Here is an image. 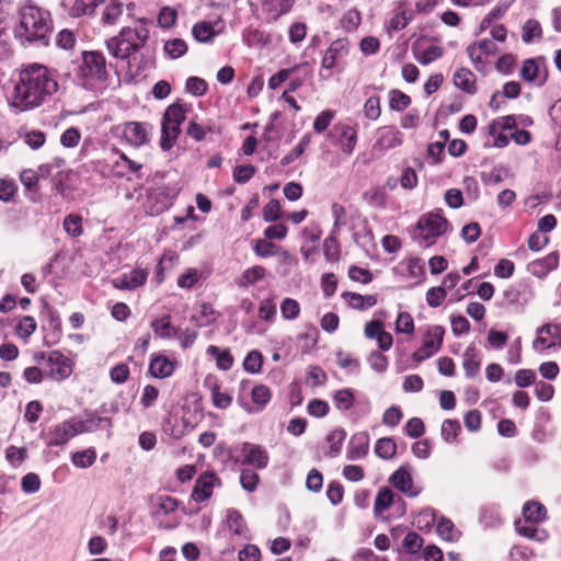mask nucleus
Here are the masks:
<instances>
[{
	"instance_id": "de8ad7c7",
	"label": "nucleus",
	"mask_w": 561,
	"mask_h": 561,
	"mask_svg": "<svg viewBox=\"0 0 561 561\" xmlns=\"http://www.w3.org/2000/svg\"><path fill=\"white\" fill-rule=\"evenodd\" d=\"M278 248L271 241L259 239L253 245V252L260 257H270L276 255Z\"/></svg>"
},
{
	"instance_id": "393cba45",
	"label": "nucleus",
	"mask_w": 561,
	"mask_h": 561,
	"mask_svg": "<svg viewBox=\"0 0 561 561\" xmlns=\"http://www.w3.org/2000/svg\"><path fill=\"white\" fill-rule=\"evenodd\" d=\"M394 494L388 486H382L374 502V513L377 517L382 516L383 513L393 504Z\"/></svg>"
},
{
	"instance_id": "e433bc0d",
	"label": "nucleus",
	"mask_w": 561,
	"mask_h": 561,
	"mask_svg": "<svg viewBox=\"0 0 561 561\" xmlns=\"http://www.w3.org/2000/svg\"><path fill=\"white\" fill-rule=\"evenodd\" d=\"M36 320L31 316L22 317L15 328L18 336L24 341H27L30 336L36 331Z\"/></svg>"
},
{
	"instance_id": "c756f323",
	"label": "nucleus",
	"mask_w": 561,
	"mask_h": 561,
	"mask_svg": "<svg viewBox=\"0 0 561 561\" xmlns=\"http://www.w3.org/2000/svg\"><path fill=\"white\" fill-rule=\"evenodd\" d=\"M462 366L468 378H472L478 375L480 370V359L478 358L473 346H470L465 351Z\"/></svg>"
},
{
	"instance_id": "f3484780",
	"label": "nucleus",
	"mask_w": 561,
	"mask_h": 561,
	"mask_svg": "<svg viewBox=\"0 0 561 561\" xmlns=\"http://www.w3.org/2000/svg\"><path fill=\"white\" fill-rule=\"evenodd\" d=\"M402 134L394 127H382L379 129L378 138L374 148L381 151L401 146Z\"/></svg>"
},
{
	"instance_id": "864d4df0",
	"label": "nucleus",
	"mask_w": 561,
	"mask_h": 561,
	"mask_svg": "<svg viewBox=\"0 0 561 561\" xmlns=\"http://www.w3.org/2000/svg\"><path fill=\"white\" fill-rule=\"evenodd\" d=\"M396 331L398 333L412 334L414 332V321L409 312H400L396 321Z\"/></svg>"
},
{
	"instance_id": "cd10ccee",
	"label": "nucleus",
	"mask_w": 561,
	"mask_h": 561,
	"mask_svg": "<svg viewBox=\"0 0 561 561\" xmlns=\"http://www.w3.org/2000/svg\"><path fill=\"white\" fill-rule=\"evenodd\" d=\"M546 507L539 502L529 501L523 506V515L528 522L541 523L546 519Z\"/></svg>"
},
{
	"instance_id": "13d9d810",
	"label": "nucleus",
	"mask_w": 561,
	"mask_h": 561,
	"mask_svg": "<svg viewBox=\"0 0 561 561\" xmlns=\"http://www.w3.org/2000/svg\"><path fill=\"white\" fill-rule=\"evenodd\" d=\"M81 133L76 127H69L60 136V144L65 148H75L79 145Z\"/></svg>"
},
{
	"instance_id": "f257e3e1",
	"label": "nucleus",
	"mask_w": 561,
	"mask_h": 561,
	"mask_svg": "<svg viewBox=\"0 0 561 561\" xmlns=\"http://www.w3.org/2000/svg\"><path fill=\"white\" fill-rule=\"evenodd\" d=\"M59 89L58 73L42 64H30L19 73L14 87L13 105L28 111L47 102Z\"/></svg>"
},
{
	"instance_id": "6e6d98bb",
	"label": "nucleus",
	"mask_w": 561,
	"mask_h": 561,
	"mask_svg": "<svg viewBox=\"0 0 561 561\" xmlns=\"http://www.w3.org/2000/svg\"><path fill=\"white\" fill-rule=\"evenodd\" d=\"M446 289L443 286L432 287L426 293V302L432 308L439 307L446 299Z\"/></svg>"
},
{
	"instance_id": "a878e982",
	"label": "nucleus",
	"mask_w": 561,
	"mask_h": 561,
	"mask_svg": "<svg viewBox=\"0 0 561 561\" xmlns=\"http://www.w3.org/2000/svg\"><path fill=\"white\" fill-rule=\"evenodd\" d=\"M101 7H103L102 22L104 24H115L123 14V4L117 0L104 1Z\"/></svg>"
},
{
	"instance_id": "8fccbe9b",
	"label": "nucleus",
	"mask_w": 561,
	"mask_h": 561,
	"mask_svg": "<svg viewBox=\"0 0 561 561\" xmlns=\"http://www.w3.org/2000/svg\"><path fill=\"white\" fill-rule=\"evenodd\" d=\"M178 18V12L174 8L163 7L158 14V24L162 28L172 27Z\"/></svg>"
},
{
	"instance_id": "603ef678",
	"label": "nucleus",
	"mask_w": 561,
	"mask_h": 561,
	"mask_svg": "<svg viewBox=\"0 0 561 561\" xmlns=\"http://www.w3.org/2000/svg\"><path fill=\"white\" fill-rule=\"evenodd\" d=\"M262 354L259 351H251L244 358L243 367L248 373L256 374L262 367Z\"/></svg>"
},
{
	"instance_id": "37998d69",
	"label": "nucleus",
	"mask_w": 561,
	"mask_h": 561,
	"mask_svg": "<svg viewBox=\"0 0 561 561\" xmlns=\"http://www.w3.org/2000/svg\"><path fill=\"white\" fill-rule=\"evenodd\" d=\"M64 229L71 237L82 234V217L77 214H70L64 219Z\"/></svg>"
},
{
	"instance_id": "0eeeda50",
	"label": "nucleus",
	"mask_w": 561,
	"mask_h": 561,
	"mask_svg": "<svg viewBox=\"0 0 561 561\" xmlns=\"http://www.w3.org/2000/svg\"><path fill=\"white\" fill-rule=\"evenodd\" d=\"M80 73L85 79V85L93 87L95 82H102L106 77V66L104 57L96 51H87L83 54V64L80 67Z\"/></svg>"
},
{
	"instance_id": "e2e57ef3",
	"label": "nucleus",
	"mask_w": 561,
	"mask_h": 561,
	"mask_svg": "<svg viewBox=\"0 0 561 561\" xmlns=\"http://www.w3.org/2000/svg\"><path fill=\"white\" fill-rule=\"evenodd\" d=\"M323 254L330 262H336L340 259V247L335 238L329 237L323 242Z\"/></svg>"
},
{
	"instance_id": "7c9ffc66",
	"label": "nucleus",
	"mask_w": 561,
	"mask_h": 561,
	"mask_svg": "<svg viewBox=\"0 0 561 561\" xmlns=\"http://www.w3.org/2000/svg\"><path fill=\"white\" fill-rule=\"evenodd\" d=\"M266 275V270L261 265H255L252 267L247 268L240 279H239V286L248 287L250 285H253L260 280H262Z\"/></svg>"
},
{
	"instance_id": "20e7f679",
	"label": "nucleus",
	"mask_w": 561,
	"mask_h": 561,
	"mask_svg": "<svg viewBox=\"0 0 561 561\" xmlns=\"http://www.w3.org/2000/svg\"><path fill=\"white\" fill-rule=\"evenodd\" d=\"M187 111V105L182 103H173L165 108L161 123L160 139V146L163 151H168L174 146Z\"/></svg>"
},
{
	"instance_id": "09e8293b",
	"label": "nucleus",
	"mask_w": 561,
	"mask_h": 561,
	"mask_svg": "<svg viewBox=\"0 0 561 561\" xmlns=\"http://www.w3.org/2000/svg\"><path fill=\"white\" fill-rule=\"evenodd\" d=\"M423 546V538L415 531H410L403 539L402 547L408 553H416Z\"/></svg>"
},
{
	"instance_id": "680f3d73",
	"label": "nucleus",
	"mask_w": 561,
	"mask_h": 561,
	"mask_svg": "<svg viewBox=\"0 0 561 561\" xmlns=\"http://www.w3.org/2000/svg\"><path fill=\"white\" fill-rule=\"evenodd\" d=\"M467 54L476 69L482 71L485 67V55L479 46L476 43L469 45L467 47Z\"/></svg>"
},
{
	"instance_id": "72a5a7b5",
	"label": "nucleus",
	"mask_w": 561,
	"mask_h": 561,
	"mask_svg": "<svg viewBox=\"0 0 561 561\" xmlns=\"http://www.w3.org/2000/svg\"><path fill=\"white\" fill-rule=\"evenodd\" d=\"M333 402L335 408L340 411L350 410L355 402L354 390L350 388L337 390L333 394Z\"/></svg>"
},
{
	"instance_id": "3c124183",
	"label": "nucleus",
	"mask_w": 561,
	"mask_h": 561,
	"mask_svg": "<svg viewBox=\"0 0 561 561\" xmlns=\"http://www.w3.org/2000/svg\"><path fill=\"white\" fill-rule=\"evenodd\" d=\"M520 77L527 82H533L539 78V66L535 59H526L523 62Z\"/></svg>"
},
{
	"instance_id": "338daca9",
	"label": "nucleus",
	"mask_w": 561,
	"mask_h": 561,
	"mask_svg": "<svg viewBox=\"0 0 561 561\" xmlns=\"http://www.w3.org/2000/svg\"><path fill=\"white\" fill-rule=\"evenodd\" d=\"M327 381L325 371L319 366H311L307 373V382L312 387L324 385Z\"/></svg>"
},
{
	"instance_id": "4be33fe9",
	"label": "nucleus",
	"mask_w": 561,
	"mask_h": 561,
	"mask_svg": "<svg viewBox=\"0 0 561 561\" xmlns=\"http://www.w3.org/2000/svg\"><path fill=\"white\" fill-rule=\"evenodd\" d=\"M294 3L295 0H262L263 10L274 20L288 13Z\"/></svg>"
},
{
	"instance_id": "f03ea898",
	"label": "nucleus",
	"mask_w": 561,
	"mask_h": 561,
	"mask_svg": "<svg viewBox=\"0 0 561 561\" xmlns=\"http://www.w3.org/2000/svg\"><path fill=\"white\" fill-rule=\"evenodd\" d=\"M20 23L15 27V36L22 44L39 42L47 44V36L53 30L49 11L32 2L24 3L20 9Z\"/></svg>"
},
{
	"instance_id": "f8f14e48",
	"label": "nucleus",
	"mask_w": 561,
	"mask_h": 561,
	"mask_svg": "<svg viewBox=\"0 0 561 561\" xmlns=\"http://www.w3.org/2000/svg\"><path fill=\"white\" fill-rule=\"evenodd\" d=\"M389 483L409 497H415L420 490L413 485L411 467L407 463L400 466L390 477Z\"/></svg>"
},
{
	"instance_id": "4d7b16f0",
	"label": "nucleus",
	"mask_w": 561,
	"mask_h": 561,
	"mask_svg": "<svg viewBox=\"0 0 561 561\" xmlns=\"http://www.w3.org/2000/svg\"><path fill=\"white\" fill-rule=\"evenodd\" d=\"M41 478L37 473H26L21 481L22 491L26 494L35 493L41 488Z\"/></svg>"
},
{
	"instance_id": "7ed1b4c3",
	"label": "nucleus",
	"mask_w": 561,
	"mask_h": 561,
	"mask_svg": "<svg viewBox=\"0 0 561 561\" xmlns=\"http://www.w3.org/2000/svg\"><path fill=\"white\" fill-rule=\"evenodd\" d=\"M149 38V30L145 20H138L134 26H126L106 42L108 53L116 59L126 60L138 51Z\"/></svg>"
},
{
	"instance_id": "a211bd4d",
	"label": "nucleus",
	"mask_w": 561,
	"mask_h": 561,
	"mask_svg": "<svg viewBox=\"0 0 561 561\" xmlns=\"http://www.w3.org/2000/svg\"><path fill=\"white\" fill-rule=\"evenodd\" d=\"M175 369L174 362L161 354H152L149 363V373L154 378L170 377Z\"/></svg>"
},
{
	"instance_id": "ddd939ff",
	"label": "nucleus",
	"mask_w": 561,
	"mask_h": 561,
	"mask_svg": "<svg viewBox=\"0 0 561 561\" xmlns=\"http://www.w3.org/2000/svg\"><path fill=\"white\" fill-rule=\"evenodd\" d=\"M216 484H219L218 477L214 472H205L195 482L191 494L192 500L197 503L208 500Z\"/></svg>"
},
{
	"instance_id": "423d86ee",
	"label": "nucleus",
	"mask_w": 561,
	"mask_h": 561,
	"mask_svg": "<svg viewBox=\"0 0 561 561\" xmlns=\"http://www.w3.org/2000/svg\"><path fill=\"white\" fill-rule=\"evenodd\" d=\"M84 431L85 425L82 421L67 420L42 432L41 438L44 439L47 447L65 446L71 438Z\"/></svg>"
},
{
	"instance_id": "39448f33",
	"label": "nucleus",
	"mask_w": 561,
	"mask_h": 561,
	"mask_svg": "<svg viewBox=\"0 0 561 561\" xmlns=\"http://www.w3.org/2000/svg\"><path fill=\"white\" fill-rule=\"evenodd\" d=\"M448 221L439 213H428L420 217L413 239L421 248H430L446 232Z\"/></svg>"
},
{
	"instance_id": "2f4dec72",
	"label": "nucleus",
	"mask_w": 561,
	"mask_h": 561,
	"mask_svg": "<svg viewBox=\"0 0 561 561\" xmlns=\"http://www.w3.org/2000/svg\"><path fill=\"white\" fill-rule=\"evenodd\" d=\"M96 460V451L94 448H88L76 451L71 455V462L75 467L85 469L91 467Z\"/></svg>"
},
{
	"instance_id": "9d476101",
	"label": "nucleus",
	"mask_w": 561,
	"mask_h": 561,
	"mask_svg": "<svg viewBox=\"0 0 561 561\" xmlns=\"http://www.w3.org/2000/svg\"><path fill=\"white\" fill-rule=\"evenodd\" d=\"M331 140L337 145L345 154H352L357 144V130L345 124H335L329 133Z\"/></svg>"
},
{
	"instance_id": "69168bd1",
	"label": "nucleus",
	"mask_w": 561,
	"mask_h": 561,
	"mask_svg": "<svg viewBox=\"0 0 561 561\" xmlns=\"http://www.w3.org/2000/svg\"><path fill=\"white\" fill-rule=\"evenodd\" d=\"M380 100L378 96H370L364 104V114L367 118L376 121L380 116Z\"/></svg>"
},
{
	"instance_id": "1a4fd4ad",
	"label": "nucleus",
	"mask_w": 561,
	"mask_h": 561,
	"mask_svg": "<svg viewBox=\"0 0 561 561\" xmlns=\"http://www.w3.org/2000/svg\"><path fill=\"white\" fill-rule=\"evenodd\" d=\"M35 359L36 362L46 359V364L49 367V376L55 380H64L72 373L70 359L58 351H53L47 356L43 352L38 353L35 355Z\"/></svg>"
},
{
	"instance_id": "c85d7f7f",
	"label": "nucleus",
	"mask_w": 561,
	"mask_h": 561,
	"mask_svg": "<svg viewBox=\"0 0 561 561\" xmlns=\"http://www.w3.org/2000/svg\"><path fill=\"white\" fill-rule=\"evenodd\" d=\"M192 35L199 43H209L216 36V32L210 22L199 21L194 24Z\"/></svg>"
},
{
	"instance_id": "c9c22d12",
	"label": "nucleus",
	"mask_w": 561,
	"mask_h": 561,
	"mask_svg": "<svg viewBox=\"0 0 561 561\" xmlns=\"http://www.w3.org/2000/svg\"><path fill=\"white\" fill-rule=\"evenodd\" d=\"M397 451V444L390 437H382L376 442L375 453L376 455L385 460L391 459Z\"/></svg>"
},
{
	"instance_id": "9b49d317",
	"label": "nucleus",
	"mask_w": 561,
	"mask_h": 561,
	"mask_svg": "<svg viewBox=\"0 0 561 561\" xmlns=\"http://www.w3.org/2000/svg\"><path fill=\"white\" fill-rule=\"evenodd\" d=\"M241 459L237 460L242 466H251L256 469H265L270 457L265 448L253 443H242L240 447Z\"/></svg>"
},
{
	"instance_id": "5701e85b",
	"label": "nucleus",
	"mask_w": 561,
	"mask_h": 561,
	"mask_svg": "<svg viewBox=\"0 0 561 561\" xmlns=\"http://www.w3.org/2000/svg\"><path fill=\"white\" fill-rule=\"evenodd\" d=\"M454 83L457 88L461 89L462 91L469 94H474L477 91L476 77L467 68H460L455 72Z\"/></svg>"
},
{
	"instance_id": "4468645a",
	"label": "nucleus",
	"mask_w": 561,
	"mask_h": 561,
	"mask_svg": "<svg viewBox=\"0 0 561 561\" xmlns=\"http://www.w3.org/2000/svg\"><path fill=\"white\" fill-rule=\"evenodd\" d=\"M123 136L131 146L140 147L149 141L148 125L139 122H128L124 125Z\"/></svg>"
},
{
	"instance_id": "ea45409f",
	"label": "nucleus",
	"mask_w": 561,
	"mask_h": 561,
	"mask_svg": "<svg viewBox=\"0 0 561 561\" xmlns=\"http://www.w3.org/2000/svg\"><path fill=\"white\" fill-rule=\"evenodd\" d=\"M345 437L346 432L342 428H336L327 436V442L330 445L329 455L331 457H335L339 455Z\"/></svg>"
},
{
	"instance_id": "58836bf2",
	"label": "nucleus",
	"mask_w": 561,
	"mask_h": 561,
	"mask_svg": "<svg viewBox=\"0 0 561 561\" xmlns=\"http://www.w3.org/2000/svg\"><path fill=\"white\" fill-rule=\"evenodd\" d=\"M541 35H542V31H541L540 23L538 21L528 20L523 25L522 39L525 43H530L534 39H539V38H541Z\"/></svg>"
},
{
	"instance_id": "5fc2aeb1",
	"label": "nucleus",
	"mask_w": 561,
	"mask_h": 561,
	"mask_svg": "<svg viewBox=\"0 0 561 561\" xmlns=\"http://www.w3.org/2000/svg\"><path fill=\"white\" fill-rule=\"evenodd\" d=\"M23 139L30 148L37 150L44 146L46 136L41 130H27L24 133Z\"/></svg>"
},
{
	"instance_id": "0e129e2a",
	"label": "nucleus",
	"mask_w": 561,
	"mask_h": 561,
	"mask_svg": "<svg viewBox=\"0 0 561 561\" xmlns=\"http://www.w3.org/2000/svg\"><path fill=\"white\" fill-rule=\"evenodd\" d=\"M186 91L195 96H202L207 91V84L205 80L198 77H190L185 84Z\"/></svg>"
},
{
	"instance_id": "2eb2a0df",
	"label": "nucleus",
	"mask_w": 561,
	"mask_h": 561,
	"mask_svg": "<svg viewBox=\"0 0 561 561\" xmlns=\"http://www.w3.org/2000/svg\"><path fill=\"white\" fill-rule=\"evenodd\" d=\"M392 11L393 15L388 23L390 31L403 30L413 19V11L408 9L407 1H396Z\"/></svg>"
},
{
	"instance_id": "a19ab883",
	"label": "nucleus",
	"mask_w": 561,
	"mask_h": 561,
	"mask_svg": "<svg viewBox=\"0 0 561 561\" xmlns=\"http://www.w3.org/2000/svg\"><path fill=\"white\" fill-rule=\"evenodd\" d=\"M461 431L457 420H445L442 424L440 434L446 443L455 442Z\"/></svg>"
},
{
	"instance_id": "a18cd8bd",
	"label": "nucleus",
	"mask_w": 561,
	"mask_h": 561,
	"mask_svg": "<svg viewBox=\"0 0 561 561\" xmlns=\"http://www.w3.org/2000/svg\"><path fill=\"white\" fill-rule=\"evenodd\" d=\"M211 400L216 408L218 409H227L232 403V397L229 393L221 392L220 386L218 383H214L210 388Z\"/></svg>"
},
{
	"instance_id": "c03bdc74",
	"label": "nucleus",
	"mask_w": 561,
	"mask_h": 561,
	"mask_svg": "<svg viewBox=\"0 0 561 561\" xmlns=\"http://www.w3.org/2000/svg\"><path fill=\"white\" fill-rule=\"evenodd\" d=\"M164 51L172 59H176L182 57L187 51V45L181 38H173L165 42Z\"/></svg>"
},
{
	"instance_id": "f704fd0d",
	"label": "nucleus",
	"mask_w": 561,
	"mask_h": 561,
	"mask_svg": "<svg viewBox=\"0 0 561 561\" xmlns=\"http://www.w3.org/2000/svg\"><path fill=\"white\" fill-rule=\"evenodd\" d=\"M436 531L438 536L446 541H456L460 536V533L455 529L454 523L446 517H442L438 520Z\"/></svg>"
},
{
	"instance_id": "b1692460",
	"label": "nucleus",
	"mask_w": 561,
	"mask_h": 561,
	"mask_svg": "<svg viewBox=\"0 0 561 561\" xmlns=\"http://www.w3.org/2000/svg\"><path fill=\"white\" fill-rule=\"evenodd\" d=\"M342 297L352 308L357 310H366L377 304V297L375 295L363 296L357 293L345 291L342 294Z\"/></svg>"
},
{
	"instance_id": "6ab92c4d",
	"label": "nucleus",
	"mask_w": 561,
	"mask_h": 561,
	"mask_svg": "<svg viewBox=\"0 0 561 561\" xmlns=\"http://www.w3.org/2000/svg\"><path fill=\"white\" fill-rule=\"evenodd\" d=\"M369 448V437L365 433H358L352 436L348 447L346 457L348 460H358L364 458Z\"/></svg>"
},
{
	"instance_id": "bf43d9fd",
	"label": "nucleus",
	"mask_w": 561,
	"mask_h": 561,
	"mask_svg": "<svg viewBox=\"0 0 561 561\" xmlns=\"http://www.w3.org/2000/svg\"><path fill=\"white\" fill-rule=\"evenodd\" d=\"M260 477L251 469H243L240 474V483L248 492H253L256 489Z\"/></svg>"
},
{
	"instance_id": "473e14b6",
	"label": "nucleus",
	"mask_w": 561,
	"mask_h": 561,
	"mask_svg": "<svg viewBox=\"0 0 561 561\" xmlns=\"http://www.w3.org/2000/svg\"><path fill=\"white\" fill-rule=\"evenodd\" d=\"M207 354L214 356L217 362V367L221 370H228L233 364V357L228 350L221 351L216 345L207 347Z\"/></svg>"
},
{
	"instance_id": "bb28decb",
	"label": "nucleus",
	"mask_w": 561,
	"mask_h": 561,
	"mask_svg": "<svg viewBox=\"0 0 561 561\" xmlns=\"http://www.w3.org/2000/svg\"><path fill=\"white\" fill-rule=\"evenodd\" d=\"M156 337L171 339L178 335V329L171 325L170 316L156 319L151 322Z\"/></svg>"
},
{
	"instance_id": "aec40b11",
	"label": "nucleus",
	"mask_w": 561,
	"mask_h": 561,
	"mask_svg": "<svg viewBox=\"0 0 561 561\" xmlns=\"http://www.w3.org/2000/svg\"><path fill=\"white\" fill-rule=\"evenodd\" d=\"M559 254L551 252L547 256L536 260L529 264V271L533 275L543 278L547 274L558 267Z\"/></svg>"
},
{
	"instance_id": "052dcab7",
	"label": "nucleus",
	"mask_w": 561,
	"mask_h": 561,
	"mask_svg": "<svg viewBox=\"0 0 561 561\" xmlns=\"http://www.w3.org/2000/svg\"><path fill=\"white\" fill-rule=\"evenodd\" d=\"M335 112L331 110L322 111L313 122V130L317 134H321L328 129L332 119L334 118Z\"/></svg>"
},
{
	"instance_id": "49530a36",
	"label": "nucleus",
	"mask_w": 561,
	"mask_h": 561,
	"mask_svg": "<svg viewBox=\"0 0 561 561\" xmlns=\"http://www.w3.org/2000/svg\"><path fill=\"white\" fill-rule=\"evenodd\" d=\"M282 317L286 320H295L300 313V305L296 299L285 298L280 304Z\"/></svg>"
},
{
	"instance_id": "4c0bfd02",
	"label": "nucleus",
	"mask_w": 561,
	"mask_h": 561,
	"mask_svg": "<svg viewBox=\"0 0 561 561\" xmlns=\"http://www.w3.org/2000/svg\"><path fill=\"white\" fill-rule=\"evenodd\" d=\"M411 104V98L400 90L389 92V106L391 110L402 112Z\"/></svg>"
},
{
	"instance_id": "dca6fc26",
	"label": "nucleus",
	"mask_w": 561,
	"mask_h": 561,
	"mask_svg": "<svg viewBox=\"0 0 561 561\" xmlns=\"http://www.w3.org/2000/svg\"><path fill=\"white\" fill-rule=\"evenodd\" d=\"M348 53V41L346 38H337L331 43L325 50L321 65L325 69L335 67L339 58L346 56Z\"/></svg>"
},
{
	"instance_id": "6e6552de",
	"label": "nucleus",
	"mask_w": 561,
	"mask_h": 561,
	"mask_svg": "<svg viewBox=\"0 0 561 561\" xmlns=\"http://www.w3.org/2000/svg\"><path fill=\"white\" fill-rule=\"evenodd\" d=\"M444 334L445 329L443 327L428 325L425 330L423 344L417 351L413 353L412 358L416 363H421L432 357L440 350Z\"/></svg>"
},
{
	"instance_id": "412c9836",
	"label": "nucleus",
	"mask_w": 561,
	"mask_h": 561,
	"mask_svg": "<svg viewBox=\"0 0 561 561\" xmlns=\"http://www.w3.org/2000/svg\"><path fill=\"white\" fill-rule=\"evenodd\" d=\"M226 523L229 530H231L236 536L243 539L249 538V528L240 512L234 508H229L226 513Z\"/></svg>"
},
{
	"instance_id": "774afa93",
	"label": "nucleus",
	"mask_w": 561,
	"mask_h": 561,
	"mask_svg": "<svg viewBox=\"0 0 561 561\" xmlns=\"http://www.w3.org/2000/svg\"><path fill=\"white\" fill-rule=\"evenodd\" d=\"M538 335H548L558 342L557 345H561V324L546 323L537 329Z\"/></svg>"
},
{
	"instance_id": "79ce46f5",
	"label": "nucleus",
	"mask_w": 561,
	"mask_h": 561,
	"mask_svg": "<svg viewBox=\"0 0 561 561\" xmlns=\"http://www.w3.org/2000/svg\"><path fill=\"white\" fill-rule=\"evenodd\" d=\"M517 125V118L513 115L503 116L496 121H493L489 125V135L496 134L499 131L507 130V129H514Z\"/></svg>"
}]
</instances>
